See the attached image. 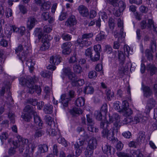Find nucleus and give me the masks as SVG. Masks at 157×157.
Masks as SVG:
<instances>
[{"label": "nucleus", "instance_id": "3", "mask_svg": "<svg viewBox=\"0 0 157 157\" xmlns=\"http://www.w3.org/2000/svg\"><path fill=\"white\" fill-rule=\"evenodd\" d=\"M93 36L92 33H84L83 34L82 37H79L76 41L77 43L80 47L86 46L87 47L91 44L90 41H88V39L90 38Z\"/></svg>", "mask_w": 157, "mask_h": 157}, {"label": "nucleus", "instance_id": "11", "mask_svg": "<svg viewBox=\"0 0 157 157\" xmlns=\"http://www.w3.org/2000/svg\"><path fill=\"white\" fill-rule=\"evenodd\" d=\"M77 23V21L74 16L71 15L70 17L65 22V25L70 27H73Z\"/></svg>", "mask_w": 157, "mask_h": 157}, {"label": "nucleus", "instance_id": "55", "mask_svg": "<svg viewBox=\"0 0 157 157\" xmlns=\"http://www.w3.org/2000/svg\"><path fill=\"white\" fill-rule=\"evenodd\" d=\"M101 112L104 114L105 115L107 112V105L106 104H104L101 107Z\"/></svg>", "mask_w": 157, "mask_h": 157}, {"label": "nucleus", "instance_id": "24", "mask_svg": "<svg viewBox=\"0 0 157 157\" xmlns=\"http://www.w3.org/2000/svg\"><path fill=\"white\" fill-rule=\"evenodd\" d=\"M75 103L76 105L80 107L84 105L85 103V99L83 97H79L75 101Z\"/></svg>", "mask_w": 157, "mask_h": 157}, {"label": "nucleus", "instance_id": "13", "mask_svg": "<svg viewBox=\"0 0 157 157\" xmlns=\"http://www.w3.org/2000/svg\"><path fill=\"white\" fill-rule=\"evenodd\" d=\"M155 101L153 98L149 99L147 101V105L146 106L147 112H149L152 108L155 106Z\"/></svg>", "mask_w": 157, "mask_h": 157}, {"label": "nucleus", "instance_id": "18", "mask_svg": "<svg viewBox=\"0 0 157 157\" xmlns=\"http://www.w3.org/2000/svg\"><path fill=\"white\" fill-rule=\"evenodd\" d=\"M51 2H45L41 5L40 10L42 12H46L49 10L51 6Z\"/></svg>", "mask_w": 157, "mask_h": 157}, {"label": "nucleus", "instance_id": "33", "mask_svg": "<svg viewBox=\"0 0 157 157\" xmlns=\"http://www.w3.org/2000/svg\"><path fill=\"white\" fill-rule=\"evenodd\" d=\"M28 50H25V51L23 52H21L20 53H19L18 54H17V55L19 57V59L21 60H22V59H26V58L27 57L28 54Z\"/></svg>", "mask_w": 157, "mask_h": 157}, {"label": "nucleus", "instance_id": "10", "mask_svg": "<svg viewBox=\"0 0 157 157\" xmlns=\"http://www.w3.org/2000/svg\"><path fill=\"white\" fill-rule=\"evenodd\" d=\"M17 138L18 141L20 142L19 144L21 145V150H24L25 147L27 148L29 143V140L27 139L22 138L20 136H17ZM20 151L23 152L22 150Z\"/></svg>", "mask_w": 157, "mask_h": 157}, {"label": "nucleus", "instance_id": "20", "mask_svg": "<svg viewBox=\"0 0 157 157\" xmlns=\"http://www.w3.org/2000/svg\"><path fill=\"white\" fill-rule=\"evenodd\" d=\"M34 121L36 126H38L39 127H42L43 123L42 122L40 118L38 116L36 112L33 113Z\"/></svg>", "mask_w": 157, "mask_h": 157}, {"label": "nucleus", "instance_id": "12", "mask_svg": "<svg viewBox=\"0 0 157 157\" xmlns=\"http://www.w3.org/2000/svg\"><path fill=\"white\" fill-rule=\"evenodd\" d=\"M78 10L80 14L83 17H86L89 15V11L87 8L83 5L80 6Z\"/></svg>", "mask_w": 157, "mask_h": 157}, {"label": "nucleus", "instance_id": "26", "mask_svg": "<svg viewBox=\"0 0 157 157\" xmlns=\"http://www.w3.org/2000/svg\"><path fill=\"white\" fill-rule=\"evenodd\" d=\"M94 91V89L93 87L90 85H86L85 87L84 92L87 94H92Z\"/></svg>", "mask_w": 157, "mask_h": 157}, {"label": "nucleus", "instance_id": "6", "mask_svg": "<svg viewBox=\"0 0 157 157\" xmlns=\"http://www.w3.org/2000/svg\"><path fill=\"white\" fill-rule=\"evenodd\" d=\"M20 83L22 85H26L28 87H31L33 81L32 78L30 77H28L25 78H21L19 79Z\"/></svg>", "mask_w": 157, "mask_h": 157}, {"label": "nucleus", "instance_id": "59", "mask_svg": "<svg viewBox=\"0 0 157 157\" xmlns=\"http://www.w3.org/2000/svg\"><path fill=\"white\" fill-rule=\"evenodd\" d=\"M92 54L91 48H89L86 50L85 55L86 56L90 58Z\"/></svg>", "mask_w": 157, "mask_h": 157}, {"label": "nucleus", "instance_id": "8", "mask_svg": "<svg viewBox=\"0 0 157 157\" xmlns=\"http://www.w3.org/2000/svg\"><path fill=\"white\" fill-rule=\"evenodd\" d=\"M72 45V44L70 42L63 43L61 46V48L63 49L62 53L64 55L69 54L71 52L70 48Z\"/></svg>", "mask_w": 157, "mask_h": 157}, {"label": "nucleus", "instance_id": "40", "mask_svg": "<svg viewBox=\"0 0 157 157\" xmlns=\"http://www.w3.org/2000/svg\"><path fill=\"white\" fill-rule=\"evenodd\" d=\"M100 53H95L94 54V56L92 55L90 57V60L93 61L95 62L98 60L100 59Z\"/></svg>", "mask_w": 157, "mask_h": 157}, {"label": "nucleus", "instance_id": "21", "mask_svg": "<svg viewBox=\"0 0 157 157\" xmlns=\"http://www.w3.org/2000/svg\"><path fill=\"white\" fill-rule=\"evenodd\" d=\"M139 135V137L136 140L137 144H140L144 142L145 139V132H144L142 131L140 132Z\"/></svg>", "mask_w": 157, "mask_h": 157}, {"label": "nucleus", "instance_id": "1", "mask_svg": "<svg viewBox=\"0 0 157 157\" xmlns=\"http://www.w3.org/2000/svg\"><path fill=\"white\" fill-rule=\"evenodd\" d=\"M41 30L40 29L36 28L34 32L39 40L41 39V41L43 43L40 48V50L42 51H45L49 48L50 45L49 43L47 41L46 36H43L44 33L41 32Z\"/></svg>", "mask_w": 157, "mask_h": 157}, {"label": "nucleus", "instance_id": "4", "mask_svg": "<svg viewBox=\"0 0 157 157\" xmlns=\"http://www.w3.org/2000/svg\"><path fill=\"white\" fill-rule=\"evenodd\" d=\"M64 76H67L68 78L71 81H73L75 77L74 74L71 71V69L69 67H65L63 69L61 76L63 80L65 78Z\"/></svg>", "mask_w": 157, "mask_h": 157}, {"label": "nucleus", "instance_id": "7", "mask_svg": "<svg viewBox=\"0 0 157 157\" xmlns=\"http://www.w3.org/2000/svg\"><path fill=\"white\" fill-rule=\"evenodd\" d=\"M119 36L118 37V41H114L113 44V48L115 49H118L120 47L119 42H121L124 40V38L125 36V34H124L123 32V28H121L120 33L119 34Z\"/></svg>", "mask_w": 157, "mask_h": 157}, {"label": "nucleus", "instance_id": "52", "mask_svg": "<svg viewBox=\"0 0 157 157\" xmlns=\"http://www.w3.org/2000/svg\"><path fill=\"white\" fill-rule=\"evenodd\" d=\"M49 14L47 11L44 12L41 14V17L43 20L46 21L49 18Z\"/></svg>", "mask_w": 157, "mask_h": 157}, {"label": "nucleus", "instance_id": "35", "mask_svg": "<svg viewBox=\"0 0 157 157\" xmlns=\"http://www.w3.org/2000/svg\"><path fill=\"white\" fill-rule=\"evenodd\" d=\"M73 70L74 72L77 74H79L82 71L81 67L79 65L77 64L73 65Z\"/></svg>", "mask_w": 157, "mask_h": 157}, {"label": "nucleus", "instance_id": "60", "mask_svg": "<svg viewBox=\"0 0 157 157\" xmlns=\"http://www.w3.org/2000/svg\"><path fill=\"white\" fill-rule=\"evenodd\" d=\"M26 61V64L29 67L33 68L35 65V63L33 62V61L31 59H29L27 60L25 59Z\"/></svg>", "mask_w": 157, "mask_h": 157}, {"label": "nucleus", "instance_id": "41", "mask_svg": "<svg viewBox=\"0 0 157 157\" xmlns=\"http://www.w3.org/2000/svg\"><path fill=\"white\" fill-rule=\"evenodd\" d=\"M40 75L44 78H49L52 76V73L48 71H42L41 72Z\"/></svg>", "mask_w": 157, "mask_h": 157}, {"label": "nucleus", "instance_id": "14", "mask_svg": "<svg viewBox=\"0 0 157 157\" xmlns=\"http://www.w3.org/2000/svg\"><path fill=\"white\" fill-rule=\"evenodd\" d=\"M28 47L24 42H23L21 44L19 45L15 49V53L17 54L22 52V50L25 51V49L28 50Z\"/></svg>", "mask_w": 157, "mask_h": 157}, {"label": "nucleus", "instance_id": "29", "mask_svg": "<svg viewBox=\"0 0 157 157\" xmlns=\"http://www.w3.org/2000/svg\"><path fill=\"white\" fill-rule=\"evenodd\" d=\"M105 93L107 97V99L109 101H111L112 98L114 97V93L111 91L109 88H107L105 90Z\"/></svg>", "mask_w": 157, "mask_h": 157}, {"label": "nucleus", "instance_id": "31", "mask_svg": "<svg viewBox=\"0 0 157 157\" xmlns=\"http://www.w3.org/2000/svg\"><path fill=\"white\" fill-rule=\"evenodd\" d=\"M53 106L50 104L46 105L44 106V111L47 114H51L52 113Z\"/></svg>", "mask_w": 157, "mask_h": 157}, {"label": "nucleus", "instance_id": "63", "mask_svg": "<svg viewBox=\"0 0 157 157\" xmlns=\"http://www.w3.org/2000/svg\"><path fill=\"white\" fill-rule=\"evenodd\" d=\"M119 102L117 101L115 103L113 104L114 108L116 110H117L118 111L121 112V109L119 106Z\"/></svg>", "mask_w": 157, "mask_h": 157}, {"label": "nucleus", "instance_id": "34", "mask_svg": "<svg viewBox=\"0 0 157 157\" xmlns=\"http://www.w3.org/2000/svg\"><path fill=\"white\" fill-rule=\"evenodd\" d=\"M117 6L118 7V9H119V10L123 11L126 8V5L125 2H124L122 1H120L118 3H117V6L115 7L116 8V7H117Z\"/></svg>", "mask_w": 157, "mask_h": 157}, {"label": "nucleus", "instance_id": "62", "mask_svg": "<svg viewBox=\"0 0 157 157\" xmlns=\"http://www.w3.org/2000/svg\"><path fill=\"white\" fill-rule=\"evenodd\" d=\"M128 108L129 104L127 101L126 100L123 101L122 102V106L121 108V111Z\"/></svg>", "mask_w": 157, "mask_h": 157}, {"label": "nucleus", "instance_id": "49", "mask_svg": "<svg viewBox=\"0 0 157 157\" xmlns=\"http://www.w3.org/2000/svg\"><path fill=\"white\" fill-rule=\"evenodd\" d=\"M102 113L100 111H96L94 113V115L96 117V119L98 121H101L102 118Z\"/></svg>", "mask_w": 157, "mask_h": 157}, {"label": "nucleus", "instance_id": "54", "mask_svg": "<svg viewBox=\"0 0 157 157\" xmlns=\"http://www.w3.org/2000/svg\"><path fill=\"white\" fill-rule=\"evenodd\" d=\"M94 48L95 53H100L101 51V46L99 44L95 45L94 47Z\"/></svg>", "mask_w": 157, "mask_h": 157}, {"label": "nucleus", "instance_id": "32", "mask_svg": "<svg viewBox=\"0 0 157 157\" xmlns=\"http://www.w3.org/2000/svg\"><path fill=\"white\" fill-rule=\"evenodd\" d=\"M54 127H48L47 130V133L50 136H54L57 134V132L55 129L53 128Z\"/></svg>", "mask_w": 157, "mask_h": 157}, {"label": "nucleus", "instance_id": "22", "mask_svg": "<svg viewBox=\"0 0 157 157\" xmlns=\"http://www.w3.org/2000/svg\"><path fill=\"white\" fill-rule=\"evenodd\" d=\"M24 111L25 113L33 114L35 113L36 112L35 111L34 108L30 105H27L26 106L24 109Z\"/></svg>", "mask_w": 157, "mask_h": 157}, {"label": "nucleus", "instance_id": "39", "mask_svg": "<svg viewBox=\"0 0 157 157\" xmlns=\"http://www.w3.org/2000/svg\"><path fill=\"white\" fill-rule=\"evenodd\" d=\"M121 112H122L123 113V115L125 117L130 116L132 113V111L131 109L129 108L123 109L121 111Z\"/></svg>", "mask_w": 157, "mask_h": 157}, {"label": "nucleus", "instance_id": "57", "mask_svg": "<svg viewBox=\"0 0 157 157\" xmlns=\"http://www.w3.org/2000/svg\"><path fill=\"white\" fill-rule=\"evenodd\" d=\"M154 26L153 21L151 19H149L147 25V28L150 29H151Z\"/></svg>", "mask_w": 157, "mask_h": 157}, {"label": "nucleus", "instance_id": "61", "mask_svg": "<svg viewBox=\"0 0 157 157\" xmlns=\"http://www.w3.org/2000/svg\"><path fill=\"white\" fill-rule=\"evenodd\" d=\"M108 124H109L107 121L101 122L100 124V127L103 129L107 128Z\"/></svg>", "mask_w": 157, "mask_h": 157}, {"label": "nucleus", "instance_id": "30", "mask_svg": "<svg viewBox=\"0 0 157 157\" xmlns=\"http://www.w3.org/2000/svg\"><path fill=\"white\" fill-rule=\"evenodd\" d=\"M105 52L107 53L110 54H112L113 56L112 57L115 58L116 56V55L115 54V53H117V52L115 51L114 52H112V47L109 45H106L105 46Z\"/></svg>", "mask_w": 157, "mask_h": 157}, {"label": "nucleus", "instance_id": "9", "mask_svg": "<svg viewBox=\"0 0 157 157\" xmlns=\"http://www.w3.org/2000/svg\"><path fill=\"white\" fill-rule=\"evenodd\" d=\"M37 21L36 19L33 16H31L27 18L26 22L27 28L29 30H31L35 25Z\"/></svg>", "mask_w": 157, "mask_h": 157}, {"label": "nucleus", "instance_id": "53", "mask_svg": "<svg viewBox=\"0 0 157 157\" xmlns=\"http://www.w3.org/2000/svg\"><path fill=\"white\" fill-rule=\"evenodd\" d=\"M61 37L63 40L66 41L70 40L72 38L71 35L67 33L62 34Z\"/></svg>", "mask_w": 157, "mask_h": 157}, {"label": "nucleus", "instance_id": "46", "mask_svg": "<svg viewBox=\"0 0 157 157\" xmlns=\"http://www.w3.org/2000/svg\"><path fill=\"white\" fill-rule=\"evenodd\" d=\"M8 137V134L6 132H3L0 135V139L2 142V144H3V140H6Z\"/></svg>", "mask_w": 157, "mask_h": 157}, {"label": "nucleus", "instance_id": "5", "mask_svg": "<svg viewBox=\"0 0 157 157\" xmlns=\"http://www.w3.org/2000/svg\"><path fill=\"white\" fill-rule=\"evenodd\" d=\"M141 89L143 91L144 97L148 98L153 95V91L150 87L148 86L144 85L143 82L142 84Z\"/></svg>", "mask_w": 157, "mask_h": 157}, {"label": "nucleus", "instance_id": "51", "mask_svg": "<svg viewBox=\"0 0 157 157\" xmlns=\"http://www.w3.org/2000/svg\"><path fill=\"white\" fill-rule=\"evenodd\" d=\"M27 102L34 106L38 104L37 101L35 99H29L27 101Z\"/></svg>", "mask_w": 157, "mask_h": 157}, {"label": "nucleus", "instance_id": "47", "mask_svg": "<svg viewBox=\"0 0 157 157\" xmlns=\"http://www.w3.org/2000/svg\"><path fill=\"white\" fill-rule=\"evenodd\" d=\"M97 76V73L94 71H90L88 74V77L90 78H96Z\"/></svg>", "mask_w": 157, "mask_h": 157}, {"label": "nucleus", "instance_id": "27", "mask_svg": "<svg viewBox=\"0 0 157 157\" xmlns=\"http://www.w3.org/2000/svg\"><path fill=\"white\" fill-rule=\"evenodd\" d=\"M61 99L63 107H67L68 105V101L70 100V98H66L65 94H63L61 96Z\"/></svg>", "mask_w": 157, "mask_h": 157}, {"label": "nucleus", "instance_id": "43", "mask_svg": "<svg viewBox=\"0 0 157 157\" xmlns=\"http://www.w3.org/2000/svg\"><path fill=\"white\" fill-rule=\"evenodd\" d=\"M114 131L110 130L109 131V133L106 136V138L110 140H113L114 139Z\"/></svg>", "mask_w": 157, "mask_h": 157}, {"label": "nucleus", "instance_id": "23", "mask_svg": "<svg viewBox=\"0 0 157 157\" xmlns=\"http://www.w3.org/2000/svg\"><path fill=\"white\" fill-rule=\"evenodd\" d=\"M147 70L150 71V75H153L155 73L156 69V67L155 65L151 64H149L147 65Z\"/></svg>", "mask_w": 157, "mask_h": 157}, {"label": "nucleus", "instance_id": "17", "mask_svg": "<svg viewBox=\"0 0 157 157\" xmlns=\"http://www.w3.org/2000/svg\"><path fill=\"white\" fill-rule=\"evenodd\" d=\"M125 54L121 51H118V58L119 59L120 64L122 66L124 63L125 61Z\"/></svg>", "mask_w": 157, "mask_h": 157}, {"label": "nucleus", "instance_id": "2", "mask_svg": "<svg viewBox=\"0 0 157 157\" xmlns=\"http://www.w3.org/2000/svg\"><path fill=\"white\" fill-rule=\"evenodd\" d=\"M98 145L97 141L94 137L91 138L89 140L88 146L85 151V155L86 157H90L93 154L94 150Z\"/></svg>", "mask_w": 157, "mask_h": 157}, {"label": "nucleus", "instance_id": "25", "mask_svg": "<svg viewBox=\"0 0 157 157\" xmlns=\"http://www.w3.org/2000/svg\"><path fill=\"white\" fill-rule=\"evenodd\" d=\"M41 127H39V128L36 130L34 135L35 138H38L41 136L45 132L44 131L41 129Z\"/></svg>", "mask_w": 157, "mask_h": 157}, {"label": "nucleus", "instance_id": "37", "mask_svg": "<svg viewBox=\"0 0 157 157\" xmlns=\"http://www.w3.org/2000/svg\"><path fill=\"white\" fill-rule=\"evenodd\" d=\"M31 115L30 114L24 113L22 114L21 117L25 121L29 122L32 118Z\"/></svg>", "mask_w": 157, "mask_h": 157}, {"label": "nucleus", "instance_id": "45", "mask_svg": "<svg viewBox=\"0 0 157 157\" xmlns=\"http://www.w3.org/2000/svg\"><path fill=\"white\" fill-rule=\"evenodd\" d=\"M132 121V118L131 116H126L122 121L124 124H128Z\"/></svg>", "mask_w": 157, "mask_h": 157}, {"label": "nucleus", "instance_id": "16", "mask_svg": "<svg viewBox=\"0 0 157 157\" xmlns=\"http://www.w3.org/2000/svg\"><path fill=\"white\" fill-rule=\"evenodd\" d=\"M102 149L103 152L106 154H111V150L113 149V147L108 144H105L102 145Z\"/></svg>", "mask_w": 157, "mask_h": 157}, {"label": "nucleus", "instance_id": "28", "mask_svg": "<svg viewBox=\"0 0 157 157\" xmlns=\"http://www.w3.org/2000/svg\"><path fill=\"white\" fill-rule=\"evenodd\" d=\"M130 153L134 157H143V155L139 149H137L136 150H131Z\"/></svg>", "mask_w": 157, "mask_h": 157}, {"label": "nucleus", "instance_id": "38", "mask_svg": "<svg viewBox=\"0 0 157 157\" xmlns=\"http://www.w3.org/2000/svg\"><path fill=\"white\" fill-rule=\"evenodd\" d=\"M105 35L103 31H101L96 37V40L97 41H101L105 39Z\"/></svg>", "mask_w": 157, "mask_h": 157}, {"label": "nucleus", "instance_id": "15", "mask_svg": "<svg viewBox=\"0 0 157 157\" xmlns=\"http://www.w3.org/2000/svg\"><path fill=\"white\" fill-rule=\"evenodd\" d=\"M61 62V57L59 55L53 56L50 58V63L51 64L57 65Z\"/></svg>", "mask_w": 157, "mask_h": 157}, {"label": "nucleus", "instance_id": "64", "mask_svg": "<svg viewBox=\"0 0 157 157\" xmlns=\"http://www.w3.org/2000/svg\"><path fill=\"white\" fill-rule=\"evenodd\" d=\"M67 15V13L62 12L59 16V19L60 21H62L66 18Z\"/></svg>", "mask_w": 157, "mask_h": 157}, {"label": "nucleus", "instance_id": "44", "mask_svg": "<svg viewBox=\"0 0 157 157\" xmlns=\"http://www.w3.org/2000/svg\"><path fill=\"white\" fill-rule=\"evenodd\" d=\"M108 24L110 29L112 30L113 29L115 25L114 19L112 18H109L108 21Z\"/></svg>", "mask_w": 157, "mask_h": 157}, {"label": "nucleus", "instance_id": "48", "mask_svg": "<svg viewBox=\"0 0 157 157\" xmlns=\"http://www.w3.org/2000/svg\"><path fill=\"white\" fill-rule=\"evenodd\" d=\"M94 124H87L88 125V130L89 131L91 132H97L98 131V129L95 128L94 126Z\"/></svg>", "mask_w": 157, "mask_h": 157}, {"label": "nucleus", "instance_id": "58", "mask_svg": "<svg viewBox=\"0 0 157 157\" xmlns=\"http://www.w3.org/2000/svg\"><path fill=\"white\" fill-rule=\"evenodd\" d=\"M69 61L70 63H74L77 62V58L75 53H74L73 55L70 57Z\"/></svg>", "mask_w": 157, "mask_h": 157}, {"label": "nucleus", "instance_id": "50", "mask_svg": "<svg viewBox=\"0 0 157 157\" xmlns=\"http://www.w3.org/2000/svg\"><path fill=\"white\" fill-rule=\"evenodd\" d=\"M146 56L147 57L148 60H151L153 58V56L152 53L149 50H147L146 51Z\"/></svg>", "mask_w": 157, "mask_h": 157}, {"label": "nucleus", "instance_id": "42", "mask_svg": "<svg viewBox=\"0 0 157 157\" xmlns=\"http://www.w3.org/2000/svg\"><path fill=\"white\" fill-rule=\"evenodd\" d=\"M8 116L11 122L13 124H14L15 123L14 114L12 112L10 111L8 113Z\"/></svg>", "mask_w": 157, "mask_h": 157}, {"label": "nucleus", "instance_id": "56", "mask_svg": "<svg viewBox=\"0 0 157 157\" xmlns=\"http://www.w3.org/2000/svg\"><path fill=\"white\" fill-rule=\"evenodd\" d=\"M19 8L20 10L23 14L26 13L27 12V10L25 7L22 5H20L19 6Z\"/></svg>", "mask_w": 157, "mask_h": 157}, {"label": "nucleus", "instance_id": "36", "mask_svg": "<svg viewBox=\"0 0 157 157\" xmlns=\"http://www.w3.org/2000/svg\"><path fill=\"white\" fill-rule=\"evenodd\" d=\"M143 116L141 114H137L134 117V121L137 123L139 122H144Z\"/></svg>", "mask_w": 157, "mask_h": 157}, {"label": "nucleus", "instance_id": "19", "mask_svg": "<svg viewBox=\"0 0 157 157\" xmlns=\"http://www.w3.org/2000/svg\"><path fill=\"white\" fill-rule=\"evenodd\" d=\"M48 150V146L45 144H44L40 146L38 148V153L37 154L38 156H41V154L47 152Z\"/></svg>", "mask_w": 157, "mask_h": 157}]
</instances>
